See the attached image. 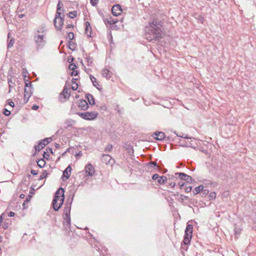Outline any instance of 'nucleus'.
I'll list each match as a JSON object with an SVG mask.
<instances>
[{
	"label": "nucleus",
	"instance_id": "obj_1",
	"mask_svg": "<svg viewBox=\"0 0 256 256\" xmlns=\"http://www.w3.org/2000/svg\"><path fill=\"white\" fill-rule=\"evenodd\" d=\"M146 38L148 41H156L162 38L163 22L158 18L150 20L144 28Z\"/></svg>",
	"mask_w": 256,
	"mask_h": 256
},
{
	"label": "nucleus",
	"instance_id": "obj_2",
	"mask_svg": "<svg viewBox=\"0 0 256 256\" xmlns=\"http://www.w3.org/2000/svg\"><path fill=\"white\" fill-rule=\"evenodd\" d=\"M45 26H42L40 29L36 30L34 32V40L36 44V51H39L42 49L46 42Z\"/></svg>",
	"mask_w": 256,
	"mask_h": 256
},
{
	"label": "nucleus",
	"instance_id": "obj_3",
	"mask_svg": "<svg viewBox=\"0 0 256 256\" xmlns=\"http://www.w3.org/2000/svg\"><path fill=\"white\" fill-rule=\"evenodd\" d=\"M64 190L60 188L58 189L55 194L52 202V207L55 211H58L64 203Z\"/></svg>",
	"mask_w": 256,
	"mask_h": 256
},
{
	"label": "nucleus",
	"instance_id": "obj_4",
	"mask_svg": "<svg viewBox=\"0 0 256 256\" xmlns=\"http://www.w3.org/2000/svg\"><path fill=\"white\" fill-rule=\"evenodd\" d=\"M70 206L68 205L67 207H64V214H63V225L66 230L70 228Z\"/></svg>",
	"mask_w": 256,
	"mask_h": 256
},
{
	"label": "nucleus",
	"instance_id": "obj_5",
	"mask_svg": "<svg viewBox=\"0 0 256 256\" xmlns=\"http://www.w3.org/2000/svg\"><path fill=\"white\" fill-rule=\"evenodd\" d=\"M76 114L82 118L86 120H94L98 116V113L96 112H77Z\"/></svg>",
	"mask_w": 256,
	"mask_h": 256
},
{
	"label": "nucleus",
	"instance_id": "obj_6",
	"mask_svg": "<svg viewBox=\"0 0 256 256\" xmlns=\"http://www.w3.org/2000/svg\"><path fill=\"white\" fill-rule=\"evenodd\" d=\"M31 82H26L24 88V101L25 103L28 102L29 98L32 94V88Z\"/></svg>",
	"mask_w": 256,
	"mask_h": 256
},
{
	"label": "nucleus",
	"instance_id": "obj_7",
	"mask_svg": "<svg viewBox=\"0 0 256 256\" xmlns=\"http://www.w3.org/2000/svg\"><path fill=\"white\" fill-rule=\"evenodd\" d=\"M51 140V138H46L40 141L38 144V145L35 146L36 150L40 152L44 146L47 145Z\"/></svg>",
	"mask_w": 256,
	"mask_h": 256
},
{
	"label": "nucleus",
	"instance_id": "obj_8",
	"mask_svg": "<svg viewBox=\"0 0 256 256\" xmlns=\"http://www.w3.org/2000/svg\"><path fill=\"white\" fill-rule=\"evenodd\" d=\"M101 161L106 164H112L114 163V159L110 155L103 154L101 157Z\"/></svg>",
	"mask_w": 256,
	"mask_h": 256
},
{
	"label": "nucleus",
	"instance_id": "obj_9",
	"mask_svg": "<svg viewBox=\"0 0 256 256\" xmlns=\"http://www.w3.org/2000/svg\"><path fill=\"white\" fill-rule=\"evenodd\" d=\"M178 136H180L182 138H184V139H187L188 140L184 144H182L184 146L186 147H194V140H192L190 138H188L186 135L184 136V134H182V136H178Z\"/></svg>",
	"mask_w": 256,
	"mask_h": 256
},
{
	"label": "nucleus",
	"instance_id": "obj_10",
	"mask_svg": "<svg viewBox=\"0 0 256 256\" xmlns=\"http://www.w3.org/2000/svg\"><path fill=\"white\" fill-rule=\"evenodd\" d=\"M112 12L114 16H117L120 15L122 12V9L120 5L116 4L112 6Z\"/></svg>",
	"mask_w": 256,
	"mask_h": 256
},
{
	"label": "nucleus",
	"instance_id": "obj_11",
	"mask_svg": "<svg viewBox=\"0 0 256 256\" xmlns=\"http://www.w3.org/2000/svg\"><path fill=\"white\" fill-rule=\"evenodd\" d=\"M175 175H178L180 180H185L188 182H191L192 180L191 176L183 172H176L175 173Z\"/></svg>",
	"mask_w": 256,
	"mask_h": 256
},
{
	"label": "nucleus",
	"instance_id": "obj_12",
	"mask_svg": "<svg viewBox=\"0 0 256 256\" xmlns=\"http://www.w3.org/2000/svg\"><path fill=\"white\" fill-rule=\"evenodd\" d=\"M85 170L86 173H88V175L90 176H92L94 172V168L91 164L86 165L85 167Z\"/></svg>",
	"mask_w": 256,
	"mask_h": 256
},
{
	"label": "nucleus",
	"instance_id": "obj_13",
	"mask_svg": "<svg viewBox=\"0 0 256 256\" xmlns=\"http://www.w3.org/2000/svg\"><path fill=\"white\" fill-rule=\"evenodd\" d=\"M154 138L157 140H162L164 137L165 134L164 133L162 132H155L153 136Z\"/></svg>",
	"mask_w": 256,
	"mask_h": 256
},
{
	"label": "nucleus",
	"instance_id": "obj_14",
	"mask_svg": "<svg viewBox=\"0 0 256 256\" xmlns=\"http://www.w3.org/2000/svg\"><path fill=\"white\" fill-rule=\"evenodd\" d=\"M78 106L82 110H86L88 108V105L86 100H81L79 102Z\"/></svg>",
	"mask_w": 256,
	"mask_h": 256
},
{
	"label": "nucleus",
	"instance_id": "obj_15",
	"mask_svg": "<svg viewBox=\"0 0 256 256\" xmlns=\"http://www.w3.org/2000/svg\"><path fill=\"white\" fill-rule=\"evenodd\" d=\"M72 168L70 166H68L66 170L63 172L62 177L66 178V179H68L71 174Z\"/></svg>",
	"mask_w": 256,
	"mask_h": 256
},
{
	"label": "nucleus",
	"instance_id": "obj_16",
	"mask_svg": "<svg viewBox=\"0 0 256 256\" xmlns=\"http://www.w3.org/2000/svg\"><path fill=\"white\" fill-rule=\"evenodd\" d=\"M102 74L104 77L108 80L112 77V73L108 69L104 68L102 70Z\"/></svg>",
	"mask_w": 256,
	"mask_h": 256
},
{
	"label": "nucleus",
	"instance_id": "obj_17",
	"mask_svg": "<svg viewBox=\"0 0 256 256\" xmlns=\"http://www.w3.org/2000/svg\"><path fill=\"white\" fill-rule=\"evenodd\" d=\"M192 225L188 224L186 230L184 234L188 236H192Z\"/></svg>",
	"mask_w": 256,
	"mask_h": 256
},
{
	"label": "nucleus",
	"instance_id": "obj_18",
	"mask_svg": "<svg viewBox=\"0 0 256 256\" xmlns=\"http://www.w3.org/2000/svg\"><path fill=\"white\" fill-rule=\"evenodd\" d=\"M64 18L58 19L57 22L56 23L54 26L56 28L59 30H61L62 24H64Z\"/></svg>",
	"mask_w": 256,
	"mask_h": 256
},
{
	"label": "nucleus",
	"instance_id": "obj_19",
	"mask_svg": "<svg viewBox=\"0 0 256 256\" xmlns=\"http://www.w3.org/2000/svg\"><path fill=\"white\" fill-rule=\"evenodd\" d=\"M86 98L87 99L88 103L90 105H94L95 104L94 98L92 95L90 94H88L86 96Z\"/></svg>",
	"mask_w": 256,
	"mask_h": 256
},
{
	"label": "nucleus",
	"instance_id": "obj_20",
	"mask_svg": "<svg viewBox=\"0 0 256 256\" xmlns=\"http://www.w3.org/2000/svg\"><path fill=\"white\" fill-rule=\"evenodd\" d=\"M64 124L66 125L65 127L66 128H68L69 127H72L76 124V121L70 118L67 119Z\"/></svg>",
	"mask_w": 256,
	"mask_h": 256
},
{
	"label": "nucleus",
	"instance_id": "obj_21",
	"mask_svg": "<svg viewBox=\"0 0 256 256\" xmlns=\"http://www.w3.org/2000/svg\"><path fill=\"white\" fill-rule=\"evenodd\" d=\"M62 94L64 95V97L65 98H68L70 96V92L68 88H67L66 86H64L62 92Z\"/></svg>",
	"mask_w": 256,
	"mask_h": 256
},
{
	"label": "nucleus",
	"instance_id": "obj_22",
	"mask_svg": "<svg viewBox=\"0 0 256 256\" xmlns=\"http://www.w3.org/2000/svg\"><path fill=\"white\" fill-rule=\"evenodd\" d=\"M64 15H62V12L60 10H56V14L55 16V18L54 20V24H56V22H58V19L59 18H64Z\"/></svg>",
	"mask_w": 256,
	"mask_h": 256
},
{
	"label": "nucleus",
	"instance_id": "obj_23",
	"mask_svg": "<svg viewBox=\"0 0 256 256\" xmlns=\"http://www.w3.org/2000/svg\"><path fill=\"white\" fill-rule=\"evenodd\" d=\"M204 188V186L202 185H200L198 187H196L194 188V190H193L194 194L196 195V194H199L200 192L203 190Z\"/></svg>",
	"mask_w": 256,
	"mask_h": 256
},
{
	"label": "nucleus",
	"instance_id": "obj_24",
	"mask_svg": "<svg viewBox=\"0 0 256 256\" xmlns=\"http://www.w3.org/2000/svg\"><path fill=\"white\" fill-rule=\"evenodd\" d=\"M8 81L9 86L8 92L10 93L12 92V88H14L15 86V82H12V80L10 78H8Z\"/></svg>",
	"mask_w": 256,
	"mask_h": 256
},
{
	"label": "nucleus",
	"instance_id": "obj_25",
	"mask_svg": "<svg viewBox=\"0 0 256 256\" xmlns=\"http://www.w3.org/2000/svg\"><path fill=\"white\" fill-rule=\"evenodd\" d=\"M148 165L154 168L156 170H160V168L157 164L156 162H155L151 161L148 164Z\"/></svg>",
	"mask_w": 256,
	"mask_h": 256
},
{
	"label": "nucleus",
	"instance_id": "obj_26",
	"mask_svg": "<svg viewBox=\"0 0 256 256\" xmlns=\"http://www.w3.org/2000/svg\"><path fill=\"white\" fill-rule=\"evenodd\" d=\"M192 236H186L184 234V239L183 240L184 244L186 245L190 244V240L192 238Z\"/></svg>",
	"mask_w": 256,
	"mask_h": 256
},
{
	"label": "nucleus",
	"instance_id": "obj_27",
	"mask_svg": "<svg viewBox=\"0 0 256 256\" xmlns=\"http://www.w3.org/2000/svg\"><path fill=\"white\" fill-rule=\"evenodd\" d=\"M37 164L38 166L42 168L46 164V162L43 159H40L37 162Z\"/></svg>",
	"mask_w": 256,
	"mask_h": 256
},
{
	"label": "nucleus",
	"instance_id": "obj_28",
	"mask_svg": "<svg viewBox=\"0 0 256 256\" xmlns=\"http://www.w3.org/2000/svg\"><path fill=\"white\" fill-rule=\"evenodd\" d=\"M90 80H91L92 82V84H93L94 86L97 88V86L98 85V83L96 82V78L95 77H94V76L90 75Z\"/></svg>",
	"mask_w": 256,
	"mask_h": 256
},
{
	"label": "nucleus",
	"instance_id": "obj_29",
	"mask_svg": "<svg viewBox=\"0 0 256 256\" xmlns=\"http://www.w3.org/2000/svg\"><path fill=\"white\" fill-rule=\"evenodd\" d=\"M76 47V44L70 40L68 42V48L70 50H74Z\"/></svg>",
	"mask_w": 256,
	"mask_h": 256
},
{
	"label": "nucleus",
	"instance_id": "obj_30",
	"mask_svg": "<svg viewBox=\"0 0 256 256\" xmlns=\"http://www.w3.org/2000/svg\"><path fill=\"white\" fill-rule=\"evenodd\" d=\"M68 16L70 18H74L77 16V12L76 10H74L72 12H70L68 14Z\"/></svg>",
	"mask_w": 256,
	"mask_h": 256
},
{
	"label": "nucleus",
	"instance_id": "obj_31",
	"mask_svg": "<svg viewBox=\"0 0 256 256\" xmlns=\"http://www.w3.org/2000/svg\"><path fill=\"white\" fill-rule=\"evenodd\" d=\"M112 145L111 144H108L106 146L105 148H104V151L107 152H110L112 150Z\"/></svg>",
	"mask_w": 256,
	"mask_h": 256
},
{
	"label": "nucleus",
	"instance_id": "obj_32",
	"mask_svg": "<svg viewBox=\"0 0 256 256\" xmlns=\"http://www.w3.org/2000/svg\"><path fill=\"white\" fill-rule=\"evenodd\" d=\"M92 28H85V34L87 35L88 36L90 37L92 34Z\"/></svg>",
	"mask_w": 256,
	"mask_h": 256
},
{
	"label": "nucleus",
	"instance_id": "obj_33",
	"mask_svg": "<svg viewBox=\"0 0 256 256\" xmlns=\"http://www.w3.org/2000/svg\"><path fill=\"white\" fill-rule=\"evenodd\" d=\"M48 175V172L46 170H44L43 172H42V175H40V176L38 180H42L43 178H46V177H47Z\"/></svg>",
	"mask_w": 256,
	"mask_h": 256
},
{
	"label": "nucleus",
	"instance_id": "obj_34",
	"mask_svg": "<svg viewBox=\"0 0 256 256\" xmlns=\"http://www.w3.org/2000/svg\"><path fill=\"white\" fill-rule=\"evenodd\" d=\"M74 34L72 32H69L66 36L67 39H68L70 40H72L74 38Z\"/></svg>",
	"mask_w": 256,
	"mask_h": 256
},
{
	"label": "nucleus",
	"instance_id": "obj_35",
	"mask_svg": "<svg viewBox=\"0 0 256 256\" xmlns=\"http://www.w3.org/2000/svg\"><path fill=\"white\" fill-rule=\"evenodd\" d=\"M73 197H74V195H72V198L69 197L68 198L67 201H66V204L65 207H67L68 205H70L71 206L73 200Z\"/></svg>",
	"mask_w": 256,
	"mask_h": 256
},
{
	"label": "nucleus",
	"instance_id": "obj_36",
	"mask_svg": "<svg viewBox=\"0 0 256 256\" xmlns=\"http://www.w3.org/2000/svg\"><path fill=\"white\" fill-rule=\"evenodd\" d=\"M216 197V193L215 192H212L208 195V198L210 200H214Z\"/></svg>",
	"mask_w": 256,
	"mask_h": 256
},
{
	"label": "nucleus",
	"instance_id": "obj_37",
	"mask_svg": "<svg viewBox=\"0 0 256 256\" xmlns=\"http://www.w3.org/2000/svg\"><path fill=\"white\" fill-rule=\"evenodd\" d=\"M86 62H87L88 65H90V64H92V62H93V59L90 56H88L86 58Z\"/></svg>",
	"mask_w": 256,
	"mask_h": 256
},
{
	"label": "nucleus",
	"instance_id": "obj_38",
	"mask_svg": "<svg viewBox=\"0 0 256 256\" xmlns=\"http://www.w3.org/2000/svg\"><path fill=\"white\" fill-rule=\"evenodd\" d=\"M68 68L70 70H74L77 68V66L75 64H70Z\"/></svg>",
	"mask_w": 256,
	"mask_h": 256
},
{
	"label": "nucleus",
	"instance_id": "obj_39",
	"mask_svg": "<svg viewBox=\"0 0 256 256\" xmlns=\"http://www.w3.org/2000/svg\"><path fill=\"white\" fill-rule=\"evenodd\" d=\"M14 44V39H10L8 42V48H12Z\"/></svg>",
	"mask_w": 256,
	"mask_h": 256
},
{
	"label": "nucleus",
	"instance_id": "obj_40",
	"mask_svg": "<svg viewBox=\"0 0 256 256\" xmlns=\"http://www.w3.org/2000/svg\"><path fill=\"white\" fill-rule=\"evenodd\" d=\"M63 6V4L59 0L58 3L57 5V10H60L62 8Z\"/></svg>",
	"mask_w": 256,
	"mask_h": 256
},
{
	"label": "nucleus",
	"instance_id": "obj_41",
	"mask_svg": "<svg viewBox=\"0 0 256 256\" xmlns=\"http://www.w3.org/2000/svg\"><path fill=\"white\" fill-rule=\"evenodd\" d=\"M99 0H90V4L92 6H96Z\"/></svg>",
	"mask_w": 256,
	"mask_h": 256
},
{
	"label": "nucleus",
	"instance_id": "obj_42",
	"mask_svg": "<svg viewBox=\"0 0 256 256\" xmlns=\"http://www.w3.org/2000/svg\"><path fill=\"white\" fill-rule=\"evenodd\" d=\"M167 176H168V180L172 181V180H174V179L176 178V177L173 175H170L168 174Z\"/></svg>",
	"mask_w": 256,
	"mask_h": 256
},
{
	"label": "nucleus",
	"instance_id": "obj_43",
	"mask_svg": "<svg viewBox=\"0 0 256 256\" xmlns=\"http://www.w3.org/2000/svg\"><path fill=\"white\" fill-rule=\"evenodd\" d=\"M192 190V187L190 186H186V188H184L186 192H189Z\"/></svg>",
	"mask_w": 256,
	"mask_h": 256
},
{
	"label": "nucleus",
	"instance_id": "obj_44",
	"mask_svg": "<svg viewBox=\"0 0 256 256\" xmlns=\"http://www.w3.org/2000/svg\"><path fill=\"white\" fill-rule=\"evenodd\" d=\"M162 178H161V176H159V178L157 180L158 182L160 184H164V180H162Z\"/></svg>",
	"mask_w": 256,
	"mask_h": 256
},
{
	"label": "nucleus",
	"instance_id": "obj_45",
	"mask_svg": "<svg viewBox=\"0 0 256 256\" xmlns=\"http://www.w3.org/2000/svg\"><path fill=\"white\" fill-rule=\"evenodd\" d=\"M161 178H162V180H164V184H166L168 180V178H167L166 176H161Z\"/></svg>",
	"mask_w": 256,
	"mask_h": 256
},
{
	"label": "nucleus",
	"instance_id": "obj_46",
	"mask_svg": "<svg viewBox=\"0 0 256 256\" xmlns=\"http://www.w3.org/2000/svg\"><path fill=\"white\" fill-rule=\"evenodd\" d=\"M78 70H72V72H71V74L70 75L72 76H78Z\"/></svg>",
	"mask_w": 256,
	"mask_h": 256
},
{
	"label": "nucleus",
	"instance_id": "obj_47",
	"mask_svg": "<svg viewBox=\"0 0 256 256\" xmlns=\"http://www.w3.org/2000/svg\"><path fill=\"white\" fill-rule=\"evenodd\" d=\"M6 216V214L5 213H2L0 216V226H1L2 224V220H3V218H4Z\"/></svg>",
	"mask_w": 256,
	"mask_h": 256
},
{
	"label": "nucleus",
	"instance_id": "obj_48",
	"mask_svg": "<svg viewBox=\"0 0 256 256\" xmlns=\"http://www.w3.org/2000/svg\"><path fill=\"white\" fill-rule=\"evenodd\" d=\"M168 184H169L170 186L172 188H174V186H176L175 182H173L172 180V181L169 180Z\"/></svg>",
	"mask_w": 256,
	"mask_h": 256
},
{
	"label": "nucleus",
	"instance_id": "obj_49",
	"mask_svg": "<svg viewBox=\"0 0 256 256\" xmlns=\"http://www.w3.org/2000/svg\"><path fill=\"white\" fill-rule=\"evenodd\" d=\"M4 114L6 115V116H9L10 115V112L7 109L5 108L4 110Z\"/></svg>",
	"mask_w": 256,
	"mask_h": 256
},
{
	"label": "nucleus",
	"instance_id": "obj_50",
	"mask_svg": "<svg viewBox=\"0 0 256 256\" xmlns=\"http://www.w3.org/2000/svg\"><path fill=\"white\" fill-rule=\"evenodd\" d=\"M2 228H4V229H6L8 228V223L6 222H4L2 224Z\"/></svg>",
	"mask_w": 256,
	"mask_h": 256
},
{
	"label": "nucleus",
	"instance_id": "obj_51",
	"mask_svg": "<svg viewBox=\"0 0 256 256\" xmlns=\"http://www.w3.org/2000/svg\"><path fill=\"white\" fill-rule=\"evenodd\" d=\"M159 178V176L158 174H154L152 176V178L154 180H157Z\"/></svg>",
	"mask_w": 256,
	"mask_h": 256
},
{
	"label": "nucleus",
	"instance_id": "obj_52",
	"mask_svg": "<svg viewBox=\"0 0 256 256\" xmlns=\"http://www.w3.org/2000/svg\"><path fill=\"white\" fill-rule=\"evenodd\" d=\"M15 215V213L13 212H10L8 213V216L9 217H12L14 216Z\"/></svg>",
	"mask_w": 256,
	"mask_h": 256
},
{
	"label": "nucleus",
	"instance_id": "obj_53",
	"mask_svg": "<svg viewBox=\"0 0 256 256\" xmlns=\"http://www.w3.org/2000/svg\"><path fill=\"white\" fill-rule=\"evenodd\" d=\"M30 173L33 175H36L38 174L37 171L34 170H32Z\"/></svg>",
	"mask_w": 256,
	"mask_h": 256
},
{
	"label": "nucleus",
	"instance_id": "obj_54",
	"mask_svg": "<svg viewBox=\"0 0 256 256\" xmlns=\"http://www.w3.org/2000/svg\"><path fill=\"white\" fill-rule=\"evenodd\" d=\"M78 84H76V86H72V90H76L78 88Z\"/></svg>",
	"mask_w": 256,
	"mask_h": 256
},
{
	"label": "nucleus",
	"instance_id": "obj_55",
	"mask_svg": "<svg viewBox=\"0 0 256 256\" xmlns=\"http://www.w3.org/2000/svg\"><path fill=\"white\" fill-rule=\"evenodd\" d=\"M202 192L203 194H204V195H206L207 194H208V193L209 192V191L208 190H204V189H203V190H202Z\"/></svg>",
	"mask_w": 256,
	"mask_h": 256
},
{
	"label": "nucleus",
	"instance_id": "obj_56",
	"mask_svg": "<svg viewBox=\"0 0 256 256\" xmlns=\"http://www.w3.org/2000/svg\"><path fill=\"white\" fill-rule=\"evenodd\" d=\"M86 28H91L90 23L88 22H86L85 23Z\"/></svg>",
	"mask_w": 256,
	"mask_h": 256
},
{
	"label": "nucleus",
	"instance_id": "obj_57",
	"mask_svg": "<svg viewBox=\"0 0 256 256\" xmlns=\"http://www.w3.org/2000/svg\"><path fill=\"white\" fill-rule=\"evenodd\" d=\"M8 104L11 106L12 107L14 108V104L13 102L10 101L8 102Z\"/></svg>",
	"mask_w": 256,
	"mask_h": 256
},
{
	"label": "nucleus",
	"instance_id": "obj_58",
	"mask_svg": "<svg viewBox=\"0 0 256 256\" xmlns=\"http://www.w3.org/2000/svg\"><path fill=\"white\" fill-rule=\"evenodd\" d=\"M117 22H118V21L116 20L112 19V20L110 21V24H115Z\"/></svg>",
	"mask_w": 256,
	"mask_h": 256
},
{
	"label": "nucleus",
	"instance_id": "obj_59",
	"mask_svg": "<svg viewBox=\"0 0 256 256\" xmlns=\"http://www.w3.org/2000/svg\"><path fill=\"white\" fill-rule=\"evenodd\" d=\"M38 106H36V105H34L32 106V109L34 110H36L38 109Z\"/></svg>",
	"mask_w": 256,
	"mask_h": 256
},
{
	"label": "nucleus",
	"instance_id": "obj_60",
	"mask_svg": "<svg viewBox=\"0 0 256 256\" xmlns=\"http://www.w3.org/2000/svg\"><path fill=\"white\" fill-rule=\"evenodd\" d=\"M78 80V79L77 78H73L72 79V83L74 84H76V82H76V80Z\"/></svg>",
	"mask_w": 256,
	"mask_h": 256
},
{
	"label": "nucleus",
	"instance_id": "obj_61",
	"mask_svg": "<svg viewBox=\"0 0 256 256\" xmlns=\"http://www.w3.org/2000/svg\"><path fill=\"white\" fill-rule=\"evenodd\" d=\"M178 184H179V186H180V188H182L184 187V183L180 184V182H179Z\"/></svg>",
	"mask_w": 256,
	"mask_h": 256
},
{
	"label": "nucleus",
	"instance_id": "obj_62",
	"mask_svg": "<svg viewBox=\"0 0 256 256\" xmlns=\"http://www.w3.org/2000/svg\"><path fill=\"white\" fill-rule=\"evenodd\" d=\"M74 26L73 24H68L66 26V28H74Z\"/></svg>",
	"mask_w": 256,
	"mask_h": 256
},
{
	"label": "nucleus",
	"instance_id": "obj_63",
	"mask_svg": "<svg viewBox=\"0 0 256 256\" xmlns=\"http://www.w3.org/2000/svg\"><path fill=\"white\" fill-rule=\"evenodd\" d=\"M24 14H20V15L18 16V17H19L20 18H23V17H24Z\"/></svg>",
	"mask_w": 256,
	"mask_h": 256
},
{
	"label": "nucleus",
	"instance_id": "obj_64",
	"mask_svg": "<svg viewBox=\"0 0 256 256\" xmlns=\"http://www.w3.org/2000/svg\"><path fill=\"white\" fill-rule=\"evenodd\" d=\"M24 194H21L20 195V198H24Z\"/></svg>",
	"mask_w": 256,
	"mask_h": 256
}]
</instances>
